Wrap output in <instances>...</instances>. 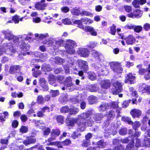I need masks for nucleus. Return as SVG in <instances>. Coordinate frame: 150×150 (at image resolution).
Here are the masks:
<instances>
[{"label":"nucleus","mask_w":150,"mask_h":150,"mask_svg":"<svg viewBox=\"0 0 150 150\" xmlns=\"http://www.w3.org/2000/svg\"><path fill=\"white\" fill-rule=\"evenodd\" d=\"M96 68L98 69L100 71L102 72H103L102 74L106 75L108 73V71L106 68L105 67L103 66H102L100 63H97L96 64Z\"/></svg>","instance_id":"11"},{"label":"nucleus","mask_w":150,"mask_h":150,"mask_svg":"<svg viewBox=\"0 0 150 150\" xmlns=\"http://www.w3.org/2000/svg\"><path fill=\"white\" fill-rule=\"evenodd\" d=\"M142 29L140 26H134V31L137 33H139L141 31Z\"/></svg>","instance_id":"61"},{"label":"nucleus","mask_w":150,"mask_h":150,"mask_svg":"<svg viewBox=\"0 0 150 150\" xmlns=\"http://www.w3.org/2000/svg\"><path fill=\"white\" fill-rule=\"evenodd\" d=\"M148 86H146V84L142 83L140 84L139 87V89L141 91L145 92L147 91V87Z\"/></svg>","instance_id":"31"},{"label":"nucleus","mask_w":150,"mask_h":150,"mask_svg":"<svg viewBox=\"0 0 150 150\" xmlns=\"http://www.w3.org/2000/svg\"><path fill=\"white\" fill-rule=\"evenodd\" d=\"M86 88L88 90L92 92L97 91L98 90L97 85L96 84L87 85L86 86Z\"/></svg>","instance_id":"18"},{"label":"nucleus","mask_w":150,"mask_h":150,"mask_svg":"<svg viewBox=\"0 0 150 150\" xmlns=\"http://www.w3.org/2000/svg\"><path fill=\"white\" fill-rule=\"evenodd\" d=\"M82 22L84 23L85 24H91L93 22L92 20L88 18H81Z\"/></svg>","instance_id":"37"},{"label":"nucleus","mask_w":150,"mask_h":150,"mask_svg":"<svg viewBox=\"0 0 150 150\" xmlns=\"http://www.w3.org/2000/svg\"><path fill=\"white\" fill-rule=\"evenodd\" d=\"M119 133L121 135H124L127 133V131L126 128H122L119 130Z\"/></svg>","instance_id":"57"},{"label":"nucleus","mask_w":150,"mask_h":150,"mask_svg":"<svg viewBox=\"0 0 150 150\" xmlns=\"http://www.w3.org/2000/svg\"><path fill=\"white\" fill-rule=\"evenodd\" d=\"M11 150H22L23 149V146H19L16 144H11L9 145Z\"/></svg>","instance_id":"21"},{"label":"nucleus","mask_w":150,"mask_h":150,"mask_svg":"<svg viewBox=\"0 0 150 150\" xmlns=\"http://www.w3.org/2000/svg\"><path fill=\"white\" fill-rule=\"evenodd\" d=\"M115 116V112L113 111H110L108 115V119L109 120H110L112 118H113Z\"/></svg>","instance_id":"47"},{"label":"nucleus","mask_w":150,"mask_h":150,"mask_svg":"<svg viewBox=\"0 0 150 150\" xmlns=\"http://www.w3.org/2000/svg\"><path fill=\"white\" fill-rule=\"evenodd\" d=\"M131 139L130 137L126 138L121 139H120V142L122 143H127Z\"/></svg>","instance_id":"45"},{"label":"nucleus","mask_w":150,"mask_h":150,"mask_svg":"<svg viewBox=\"0 0 150 150\" xmlns=\"http://www.w3.org/2000/svg\"><path fill=\"white\" fill-rule=\"evenodd\" d=\"M40 57V60L44 62L47 58V55L45 53H41Z\"/></svg>","instance_id":"43"},{"label":"nucleus","mask_w":150,"mask_h":150,"mask_svg":"<svg viewBox=\"0 0 150 150\" xmlns=\"http://www.w3.org/2000/svg\"><path fill=\"white\" fill-rule=\"evenodd\" d=\"M81 136V134L80 133H76V132H74L71 135V137L73 139H75Z\"/></svg>","instance_id":"60"},{"label":"nucleus","mask_w":150,"mask_h":150,"mask_svg":"<svg viewBox=\"0 0 150 150\" xmlns=\"http://www.w3.org/2000/svg\"><path fill=\"white\" fill-rule=\"evenodd\" d=\"M28 130L27 127L25 126H22L20 129V131L21 132L23 133L26 132Z\"/></svg>","instance_id":"64"},{"label":"nucleus","mask_w":150,"mask_h":150,"mask_svg":"<svg viewBox=\"0 0 150 150\" xmlns=\"http://www.w3.org/2000/svg\"><path fill=\"white\" fill-rule=\"evenodd\" d=\"M109 106L108 104L105 103H103L99 107V110L100 111L103 112L106 110Z\"/></svg>","instance_id":"20"},{"label":"nucleus","mask_w":150,"mask_h":150,"mask_svg":"<svg viewBox=\"0 0 150 150\" xmlns=\"http://www.w3.org/2000/svg\"><path fill=\"white\" fill-rule=\"evenodd\" d=\"M122 120L127 122L129 124H132L133 122L131 120V119L127 117H123L122 118Z\"/></svg>","instance_id":"40"},{"label":"nucleus","mask_w":150,"mask_h":150,"mask_svg":"<svg viewBox=\"0 0 150 150\" xmlns=\"http://www.w3.org/2000/svg\"><path fill=\"white\" fill-rule=\"evenodd\" d=\"M131 115L133 117H139L142 114V112L139 109H134L131 110Z\"/></svg>","instance_id":"13"},{"label":"nucleus","mask_w":150,"mask_h":150,"mask_svg":"<svg viewBox=\"0 0 150 150\" xmlns=\"http://www.w3.org/2000/svg\"><path fill=\"white\" fill-rule=\"evenodd\" d=\"M78 52L81 56L84 57H87L89 54V50L86 48L82 47L79 48Z\"/></svg>","instance_id":"9"},{"label":"nucleus","mask_w":150,"mask_h":150,"mask_svg":"<svg viewBox=\"0 0 150 150\" xmlns=\"http://www.w3.org/2000/svg\"><path fill=\"white\" fill-rule=\"evenodd\" d=\"M4 33L5 35V38L6 39L8 40H13L14 43H15L18 40H21V38H18L17 36L13 35L10 31H5L4 32Z\"/></svg>","instance_id":"4"},{"label":"nucleus","mask_w":150,"mask_h":150,"mask_svg":"<svg viewBox=\"0 0 150 150\" xmlns=\"http://www.w3.org/2000/svg\"><path fill=\"white\" fill-rule=\"evenodd\" d=\"M20 48L23 51H27L29 50L30 47L29 45L26 44L25 43L21 44L20 45Z\"/></svg>","instance_id":"25"},{"label":"nucleus","mask_w":150,"mask_h":150,"mask_svg":"<svg viewBox=\"0 0 150 150\" xmlns=\"http://www.w3.org/2000/svg\"><path fill=\"white\" fill-rule=\"evenodd\" d=\"M111 84L110 80H106L102 81L100 82V85L102 88L107 89L110 88Z\"/></svg>","instance_id":"12"},{"label":"nucleus","mask_w":150,"mask_h":150,"mask_svg":"<svg viewBox=\"0 0 150 150\" xmlns=\"http://www.w3.org/2000/svg\"><path fill=\"white\" fill-rule=\"evenodd\" d=\"M133 128L136 130V129L139 127L140 126V124L139 122L138 121H136L134 123H133Z\"/></svg>","instance_id":"63"},{"label":"nucleus","mask_w":150,"mask_h":150,"mask_svg":"<svg viewBox=\"0 0 150 150\" xmlns=\"http://www.w3.org/2000/svg\"><path fill=\"white\" fill-rule=\"evenodd\" d=\"M131 101V100H129L124 101L122 104V107L125 108H127L129 104L130 103Z\"/></svg>","instance_id":"58"},{"label":"nucleus","mask_w":150,"mask_h":150,"mask_svg":"<svg viewBox=\"0 0 150 150\" xmlns=\"http://www.w3.org/2000/svg\"><path fill=\"white\" fill-rule=\"evenodd\" d=\"M66 51L69 54H72L75 52V50L74 48L71 47L69 46H67L66 47Z\"/></svg>","instance_id":"29"},{"label":"nucleus","mask_w":150,"mask_h":150,"mask_svg":"<svg viewBox=\"0 0 150 150\" xmlns=\"http://www.w3.org/2000/svg\"><path fill=\"white\" fill-rule=\"evenodd\" d=\"M57 120L58 122L61 124L64 123V117L60 115L57 116Z\"/></svg>","instance_id":"50"},{"label":"nucleus","mask_w":150,"mask_h":150,"mask_svg":"<svg viewBox=\"0 0 150 150\" xmlns=\"http://www.w3.org/2000/svg\"><path fill=\"white\" fill-rule=\"evenodd\" d=\"M47 4L45 3L42 4L40 2L37 3L35 5V7L37 10H43L45 9Z\"/></svg>","instance_id":"16"},{"label":"nucleus","mask_w":150,"mask_h":150,"mask_svg":"<svg viewBox=\"0 0 150 150\" xmlns=\"http://www.w3.org/2000/svg\"><path fill=\"white\" fill-rule=\"evenodd\" d=\"M65 41L62 39H59L56 40L55 44H54V48L56 50L61 46H63Z\"/></svg>","instance_id":"14"},{"label":"nucleus","mask_w":150,"mask_h":150,"mask_svg":"<svg viewBox=\"0 0 150 150\" xmlns=\"http://www.w3.org/2000/svg\"><path fill=\"white\" fill-rule=\"evenodd\" d=\"M90 145V141L88 140L83 141L82 144V146L84 147H87Z\"/></svg>","instance_id":"53"},{"label":"nucleus","mask_w":150,"mask_h":150,"mask_svg":"<svg viewBox=\"0 0 150 150\" xmlns=\"http://www.w3.org/2000/svg\"><path fill=\"white\" fill-rule=\"evenodd\" d=\"M124 39L128 45H132L135 41L134 38L132 35H129Z\"/></svg>","instance_id":"17"},{"label":"nucleus","mask_w":150,"mask_h":150,"mask_svg":"<svg viewBox=\"0 0 150 150\" xmlns=\"http://www.w3.org/2000/svg\"><path fill=\"white\" fill-rule=\"evenodd\" d=\"M142 64H139L137 66V67L139 69V73L140 75L143 74L145 72V69L142 68Z\"/></svg>","instance_id":"38"},{"label":"nucleus","mask_w":150,"mask_h":150,"mask_svg":"<svg viewBox=\"0 0 150 150\" xmlns=\"http://www.w3.org/2000/svg\"><path fill=\"white\" fill-rule=\"evenodd\" d=\"M64 84L65 86L67 87L71 86L72 85L70 77L69 76L67 78L66 82H65Z\"/></svg>","instance_id":"41"},{"label":"nucleus","mask_w":150,"mask_h":150,"mask_svg":"<svg viewBox=\"0 0 150 150\" xmlns=\"http://www.w3.org/2000/svg\"><path fill=\"white\" fill-rule=\"evenodd\" d=\"M103 115L102 113H98L96 114L93 116L95 121L97 122L101 120L103 117Z\"/></svg>","instance_id":"23"},{"label":"nucleus","mask_w":150,"mask_h":150,"mask_svg":"<svg viewBox=\"0 0 150 150\" xmlns=\"http://www.w3.org/2000/svg\"><path fill=\"white\" fill-rule=\"evenodd\" d=\"M48 80L50 84L53 85L56 80V77L53 75H50L48 78Z\"/></svg>","instance_id":"26"},{"label":"nucleus","mask_w":150,"mask_h":150,"mask_svg":"<svg viewBox=\"0 0 150 150\" xmlns=\"http://www.w3.org/2000/svg\"><path fill=\"white\" fill-rule=\"evenodd\" d=\"M88 78L91 80H94L96 79V76L95 74L93 72H88Z\"/></svg>","instance_id":"32"},{"label":"nucleus","mask_w":150,"mask_h":150,"mask_svg":"<svg viewBox=\"0 0 150 150\" xmlns=\"http://www.w3.org/2000/svg\"><path fill=\"white\" fill-rule=\"evenodd\" d=\"M37 102L38 103L41 104L44 103L45 101L41 95L39 96L37 99Z\"/></svg>","instance_id":"51"},{"label":"nucleus","mask_w":150,"mask_h":150,"mask_svg":"<svg viewBox=\"0 0 150 150\" xmlns=\"http://www.w3.org/2000/svg\"><path fill=\"white\" fill-rule=\"evenodd\" d=\"M135 78V76L132 75L131 73H129L125 76V82L129 84L133 83H134V80Z\"/></svg>","instance_id":"10"},{"label":"nucleus","mask_w":150,"mask_h":150,"mask_svg":"<svg viewBox=\"0 0 150 150\" xmlns=\"http://www.w3.org/2000/svg\"><path fill=\"white\" fill-rule=\"evenodd\" d=\"M89 103L91 104L97 102V98L96 97L91 96L88 98Z\"/></svg>","instance_id":"30"},{"label":"nucleus","mask_w":150,"mask_h":150,"mask_svg":"<svg viewBox=\"0 0 150 150\" xmlns=\"http://www.w3.org/2000/svg\"><path fill=\"white\" fill-rule=\"evenodd\" d=\"M131 94L132 96L137 97V92L134 90L133 87H130L129 88V93L127 94V95L129 96V94Z\"/></svg>","instance_id":"34"},{"label":"nucleus","mask_w":150,"mask_h":150,"mask_svg":"<svg viewBox=\"0 0 150 150\" xmlns=\"http://www.w3.org/2000/svg\"><path fill=\"white\" fill-rule=\"evenodd\" d=\"M77 62L79 67L82 70L84 71L88 70V63L86 62L79 59L78 60Z\"/></svg>","instance_id":"8"},{"label":"nucleus","mask_w":150,"mask_h":150,"mask_svg":"<svg viewBox=\"0 0 150 150\" xmlns=\"http://www.w3.org/2000/svg\"><path fill=\"white\" fill-rule=\"evenodd\" d=\"M55 40L54 39H52L49 40L47 42V44L49 46H53L54 48V44L55 43Z\"/></svg>","instance_id":"56"},{"label":"nucleus","mask_w":150,"mask_h":150,"mask_svg":"<svg viewBox=\"0 0 150 150\" xmlns=\"http://www.w3.org/2000/svg\"><path fill=\"white\" fill-rule=\"evenodd\" d=\"M71 13L74 15L76 16H78L80 14L81 11L79 9L75 8L71 10Z\"/></svg>","instance_id":"35"},{"label":"nucleus","mask_w":150,"mask_h":150,"mask_svg":"<svg viewBox=\"0 0 150 150\" xmlns=\"http://www.w3.org/2000/svg\"><path fill=\"white\" fill-rule=\"evenodd\" d=\"M42 69L45 71H50L52 70V68L50 66L45 64H44L42 66Z\"/></svg>","instance_id":"27"},{"label":"nucleus","mask_w":150,"mask_h":150,"mask_svg":"<svg viewBox=\"0 0 150 150\" xmlns=\"http://www.w3.org/2000/svg\"><path fill=\"white\" fill-rule=\"evenodd\" d=\"M93 28L91 26H86L84 28L83 27V28L82 29L86 32H90L91 33V31L92 30Z\"/></svg>","instance_id":"46"},{"label":"nucleus","mask_w":150,"mask_h":150,"mask_svg":"<svg viewBox=\"0 0 150 150\" xmlns=\"http://www.w3.org/2000/svg\"><path fill=\"white\" fill-rule=\"evenodd\" d=\"M21 67L19 65L12 66L10 67L9 72L11 74H14L16 73L17 71H19Z\"/></svg>","instance_id":"15"},{"label":"nucleus","mask_w":150,"mask_h":150,"mask_svg":"<svg viewBox=\"0 0 150 150\" xmlns=\"http://www.w3.org/2000/svg\"><path fill=\"white\" fill-rule=\"evenodd\" d=\"M113 85L114 87L112 89L113 94H117L122 90V85L118 81H116L113 83Z\"/></svg>","instance_id":"5"},{"label":"nucleus","mask_w":150,"mask_h":150,"mask_svg":"<svg viewBox=\"0 0 150 150\" xmlns=\"http://www.w3.org/2000/svg\"><path fill=\"white\" fill-rule=\"evenodd\" d=\"M142 146L148 147H150V141L149 139L146 138L145 139Z\"/></svg>","instance_id":"39"},{"label":"nucleus","mask_w":150,"mask_h":150,"mask_svg":"<svg viewBox=\"0 0 150 150\" xmlns=\"http://www.w3.org/2000/svg\"><path fill=\"white\" fill-rule=\"evenodd\" d=\"M142 12L140 10L137 9L133 13H131L127 14L128 17L132 18H139L142 16Z\"/></svg>","instance_id":"7"},{"label":"nucleus","mask_w":150,"mask_h":150,"mask_svg":"<svg viewBox=\"0 0 150 150\" xmlns=\"http://www.w3.org/2000/svg\"><path fill=\"white\" fill-rule=\"evenodd\" d=\"M67 46H69L74 48L76 46V44L75 42L71 40H68L67 42Z\"/></svg>","instance_id":"33"},{"label":"nucleus","mask_w":150,"mask_h":150,"mask_svg":"<svg viewBox=\"0 0 150 150\" xmlns=\"http://www.w3.org/2000/svg\"><path fill=\"white\" fill-rule=\"evenodd\" d=\"M134 142L133 140L126 146V149L128 150H131L134 146Z\"/></svg>","instance_id":"52"},{"label":"nucleus","mask_w":150,"mask_h":150,"mask_svg":"<svg viewBox=\"0 0 150 150\" xmlns=\"http://www.w3.org/2000/svg\"><path fill=\"white\" fill-rule=\"evenodd\" d=\"M110 66L113 71L117 73H121L123 71L120 63L117 62H112L110 64Z\"/></svg>","instance_id":"3"},{"label":"nucleus","mask_w":150,"mask_h":150,"mask_svg":"<svg viewBox=\"0 0 150 150\" xmlns=\"http://www.w3.org/2000/svg\"><path fill=\"white\" fill-rule=\"evenodd\" d=\"M92 55L96 59H97L98 60H100L103 57L101 53L95 50H93Z\"/></svg>","instance_id":"19"},{"label":"nucleus","mask_w":150,"mask_h":150,"mask_svg":"<svg viewBox=\"0 0 150 150\" xmlns=\"http://www.w3.org/2000/svg\"><path fill=\"white\" fill-rule=\"evenodd\" d=\"M35 37H38L39 38L41 39H44L46 37H48V35L47 34H40L39 35L38 33H36L35 34Z\"/></svg>","instance_id":"48"},{"label":"nucleus","mask_w":150,"mask_h":150,"mask_svg":"<svg viewBox=\"0 0 150 150\" xmlns=\"http://www.w3.org/2000/svg\"><path fill=\"white\" fill-rule=\"evenodd\" d=\"M50 93L52 96L53 97H55L56 96L59 95V91L58 90H51Z\"/></svg>","instance_id":"49"},{"label":"nucleus","mask_w":150,"mask_h":150,"mask_svg":"<svg viewBox=\"0 0 150 150\" xmlns=\"http://www.w3.org/2000/svg\"><path fill=\"white\" fill-rule=\"evenodd\" d=\"M60 131L58 129H53L50 133L51 137L49 138L47 141L48 142H51L55 140L56 137L59 135Z\"/></svg>","instance_id":"6"},{"label":"nucleus","mask_w":150,"mask_h":150,"mask_svg":"<svg viewBox=\"0 0 150 150\" xmlns=\"http://www.w3.org/2000/svg\"><path fill=\"white\" fill-rule=\"evenodd\" d=\"M80 14H81L83 15L88 16L91 17H92L93 16V14L87 11L84 10L82 11L81 12Z\"/></svg>","instance_id":"44"},{"label":"nucleus","mask_w":150,"mask_h":150,"mask_svg":"<svg viewBox=\"0 0 150 150\" xmlns=\"http://www.w3.org/2000/svg\"><path fill=\"white\" fill-rule=\"evenodd\" d=\"M97 148H105L107 145L106 142H105L103 140H100L97 143Z\"/></svg>","instance_id":"24"},{"label":"nucleus","mask_w":150,"mask_h":150,"mask_svg":"<svg viewBox=\"0 0 150 150\" xmlns=\"http://www.w3.org/2000/svg\"><path fill=\"white\" fill-rule=\"evenodd\" d=\"M33 122L35 123L37 126L40 127V125L44 124L43 122L41 120L36 121V120H33Z\"/></svg>","instance_id":"62"},{"label":"nucleus","mask_w":150,"mask_h":150,"mask_svg":"<svg viewBox=\"0 0 150 150\" xmlns=\"http://www.w3.org/2000/svg\"><path fill=\"white\" fill-rule=\"evenodd\" d=\"M80 121H79L77 118L76 119H73L70 121L69 125L73 126L74 125V124L75 122H77L78 125L81 126V124H80Z\"/></svg>","instance_id":"28"},{"label":"nucleus","mask_w":150,"mask_h":150,"mask_svg":"<svg viewBox=\"0 0 150 150\" xmlns=\"http://www.w3.org/2000/svg\"><path fill=\"white\" fill-rule=\"evenodd\" d=\"M92 113L91 111H88L85 113H82L78 116L77 118L79 121H80L81 126H92L93 121L90 120L91 119L90 117L89 118Z\"/></svg>","instance_id":"1"},{"label":"nucleus","mask_w":150,"mask_h":150,"mask_svg":"<svg viewBox=\"0 0 150 150\" xmlns=\"http://www.w3.org/2000/svg\"><path fill=\"white\" fill-rule=\"evenodd\" d=\"M0 46L3 47V49L2 50H3L1 52V54L5 52L7 54L12 55V53L15 52L16 51V49L13 48L12 43H11L7 44L6 45H1Z\"/></svg>","instance_id":"2"},{"label":"nucleus","mask_w":150,"mask_h":150,"mask_svg":"<svg viewBox=\"0 0 150 150\" xmlns=\"http://www.w3.org/2000/svg\"><path fill=\"white\" fill-rule=\"evenodd\" d=\"M79 111V109L77 108L72 106L69 108V113L70 115H76Z\"/></svg>","instance_id":"22"},{"label":"nucleus","mask_w":150,"mask_h":150,"mask_svg":"<svg viewBox=\"0 0 150 150\" xmlns=\"http://www.w3.org/2000/svg\"><path fill=\"white\" fill-rule=\"evenodd\" d=\"M73 23L74 24H77L78 25L79 27L82 29H83V25L82 24V21L81 20H76L73 21Z\"/></svg>","instance_id":"42"},{"label":"nucleus","mask_w":150,"mask_h":150,"mask_svg":"<svg viewBox=\"0 0 150 150\" xmlns=\"http://www.w3.org/2000/svg\"><path fill=\"white\" fill-rule=\"evenodd\" d=\"M54 62L55 63L59 64L64 63V60L59 57H56L54 59Z\"/></svg>","instance_id":"36"},{"label":"nucleus","mask_w":150,"mask_h":150,"mask_svg":"<svg viewBox=\"0 0 150 150\" xmlns=\"http://www.w3.org/2000/svg\"><path fill=\"white\" fill-rule=\"evenodd\" d=\"M69 108L67 106H65L62 107L61 109V112H69Z\"/></svg>","instance_id":"55"},{"label":"nucleus","mask_w":150,"mask_h":150,"mask_svg":"<svg viewBox=\"0 0 150 150\" xmlns=\"http://www.w3.org/2000/svg\"><path fill=\"white\" fill-rule=\"evenodd\" d=\"M19 17L17 15H15L12 17V20L15 24L18 23H19Z\"/></svg>","instance_id":"59"},{"label":"nucleus","mask_w":150,"mask_h":150,"mask_svg":"<svg viewBox=\"0 0 150 150\" xmlns=\"http://www.w3.org/2000/svg\"><path fill=\"white\" fill-rule=\"evenodd\" d=\"M132 4L134 7L138 8L139 7V1L138 0H134Z\"/></svg>","instance_id":"54"}]
</instances>
